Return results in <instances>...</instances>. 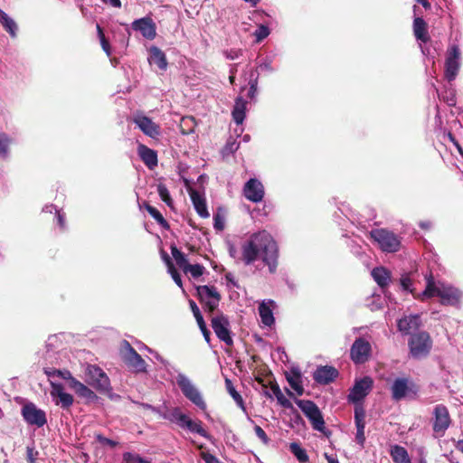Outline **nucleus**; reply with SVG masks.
<instances>
[{"instance_id":"nucleus-51","label":"nucleus","mask_w":463,"mask_h":463,"mask_svg":"<svg viewBox=\"0 0 463 463\" xmlns=\"http://www.w3.org/2000/svg\"><path fill=\"white\" fill-rule=\"evenodd\" d=\"M204 267L201 264H188L185 268L184 273H190L194 278H199L203 274Z\"/></svg>"},{"instance_id":"nucleus-39","label":"nucleus","mask_w":463,"mask_h":463,"mask_svg":"<svg viewBox=\"0 0 463 463\" xmlns=\"http://www.w3.org/2000/svg\"><path fill=\"white\" fill-rule=\"evenodd\" d=\"M441 288H438L435 285L432 274L430 273L429 278L427 279V285L422 292V297L424 298H432L434 296L439 297V292H440Z\"/></svg>"},{"instance_id":"nucleus-29","label":"nucleus","mask_w":463,"mask_h":463,"mask_svg":"<svg viewBox=\"0 0 463 463\" xmlns=\"http://www.w3.org/2000/svg\"><path fill=\"white\" fill-rule=\"evenodd\" d=\"M286 379L289 383L290 387L296 391L298 395H302L304 388L301 382V373L298 369H292L290 373H286Z\"/></svg>"},{"instance_id":"nucleus-31","label":"nucleus","mask_w":463,"mask_h":463,"mask_svg":"<svg viewBox=\"0 0 463 463\" xmlns=\"http://www.w3.org/2000/svg\"><path fill=\"white\" fill-rule=\"evenodd\" d=\"M70 386L75 391V392L83 398L93 400L96 398V394L93 391H91L89 387H87L85 384L80 383L75 378H71V382L70 383Z\"/></svg>"},{"instance_id":"nucleus-20","label":"nucleus","mask_w":463,"mask_h":463,"mask_svg":"<svg viewBox=\"0 0 463 463\" xmlns=\"http://www.w3.org/2000/svg\"><path fill=\"white\" fill-rule=\"evenodd\" d=\"M52 397H57L58 400L55 402L56 405L61 406L62 409H69L73 403V396L64 392V388L61 383H52Z\"/></svg>"},{"instance_id":"nucleus-1","label":"nucleus","mask_w":463,"mask_h":463,"mask_svg":"<svg viewBox=\"0 0 463 463\" xmlns=\"http://www.w3.org/2000/svg\"><path fill=\"white\" fill-rule=\"evenodd\" d=\"M275 273L279 264V247L271 234L265 230L252 233L241 245V260L245 265H250L259 258Z\"/></svg>"},{"instance_id":"nucleus-48","label":"nucleus","mask_w":463,"mask_h":463,"mask_svg":"<svg viewBox=\"0 0 463 463\" xmlns=\"http://www.w3.org/2000/svg\"><path fill=\"white\" fill-rule=\"evenodd\" d=\"M185 428H187L192 432H195L201 435L202 437H208L206 430L202 427L201 421L197 422L193 420H187Z\"/></svg>"},{"instance_id":"nucleus-35","label":"nucleus","mask_w":463,"mask_h":463,"mask_svg":"<svg viewBox=\"0 0 463 463\" xmlns=\"http://www.w3.org/2000/svg\"><path fill=\"white\" fill-rule=\"evenodd\" d=\"M144 207L146 212L160 224L164 229L169 230L170 225L168 222L164 218L162 213L154 206L148 203H144Z\"/></svg>"},{"instance_id":"nucleus-45","label":"nucleus","mask_w":463,"mask_h":463,"mask_svg":"<svg viewBox=\"0 0 463 463\" xmlns=\"http://www.w3.org/2000/svg\"><path fill=\"white\" fill-rule=\"evenodd\" d=\"M157 193L161 198V200L165 203V204L169 207H172L173 205V199L170 195V193L167 189V187L164 184H157Z\"/></svg>"},{"instance_id":"nucleus-43","label":"nucleus","mask_w":463,"mask_h":463,"mask_svg":"<svg viewBox=\"0 0 463 463\" xmlns=\"http://www.w3.org/2000/svg\"><path fill=\"white\" fill-rule=\"evenodd\" d=\"M199 301L203 306L204 311L207 312L209 316L212 317L213 316H214L213 313L217 309L221 299L207 298V300Z\"/></svg>"},{"instance_id":"nucleus-19","label":"nucleus","mask_w":463,"mask_h":463,"mask_svg":"<svg viewBox=\"0 0 463 463\" xmlns=\"http://www.w3.org/2000/svg\"><path fill=\"white\" fill-rule=\"evenodd\" d=\"M339 373L336 368L330 365L318 366L313 373V379L319 384H329L334 382Z\"/></svg>"},{"instance_id":"nucleus-41","label":"nucleus","mask_w":463,"mask_h":463,"mask_svg":"<svg viewBox=\"0 0 463 463\" xmlns=\"http://www.w3.org/2000/svg\"><path fill=\"white\" fill-rule=\"evenodd\" d=\"M196 123L193 117H184L180 122V129L182 134L189 135L194 131Z\"/></svg>"},{"instance_id":"nucleus-23","label":"nucleus","mask_w":463,"mask_h":463,"mask_svg":"<svg viewBox=\"0 0 463 463\" xmlns=\"http://www.w3.org/2000/svg\"><path fill=\"white\" fill-rule=\"evenodd\" d=\"M137 153L143 163L150 169L153 170L158 164L156 151L149 148L146 145L139 144Z\"/></svg>"},{"instance_id":"nucleus-7","label":"nucleus","mask_w":463,"mask_h":463,"mask_svg":"<svg viewBox=\"0 0 463 463\" xmlns=\"http://www.w3.org/2000/svg\"><path fill=\"white\" fill-rule=\"evenodd\" d=\"M121 357L130 371L136 373L146 372V363L127 341L124 342Z\"/></svg>"},{"instance_id":"nucleus-33","label":"nucleus","mask_w":463,"mask_h":463,"mask_svg":"<svg viewBox=\"0 0 463 463\" xmlns=\"http://www.w3.org/2000/svg\"><path fill=\"white\" fill-rule=\"evenodd\" d=\"M269 385L278 402L285 409H290L292 411H295L292 402L284 396L279 384L276 382H269Z\"/></svg>"},{"instance_id":"nucleus-42","label":"nucleus","mask_w":463,"mask_h":463,"mask_svg":"<svg viewBox=\"0 0 463 463\" xmlns=\"http://www.w3.org/2000/svg\"><path fill=\"white\" fill-rule=\"evenodd\" d=\"M365 411L362 406L354 408V422L356 430H364L365 428Z\"/></svg>"},{"instance_id":"nucleus-25","label":"nucleus","mask_w":463,"mask_h":463,"mask_svg":"<svg viewBox=\"0 0 463 463\" xmlns=\"http://www.w3.org/2000/svg\"><path fill=\"white\" fill-rule=\"evenodd\" d=\"M413 34L418 41L427 43L430 41L428 32V24L422 17H415L412 24Z\"/></svg>"},{"instance_id":"nucleus-34","label":"nucleus","mask_w":463,"mask_h":463,"mask_svg":"<svg viewBox=\"0 0 463 463\" xmlns=\"http://www.w3.org/2000/svg\"><path fill=\"white\" fill-rule=\"evenodd\" d=\"M0 23L11 37H16V32L18 29L16 23L2 9H0Z\"/></svg>"},{"instance_id":"nucleus-64","label":"nucleus","mask_w":463,"mask_h":463,"mask_svg":"<svg viewBox=\"0 0 463 463\" xmlns=\"http://www.w3.org/2000/svg\"><path fill=\"white\" fill-rule=\"evenodd\" d=\"M226 280L231 283L233 287L239 288L238 282L234 279V277L232 273H226L225 275Z\"/></svg>"},{"instance_id":"nucleus-28","label":"nucleus","mask_w":463,"mask_h":463,"mask_svg":"<svg viewBox=\"0 0 463 463\" xmlns=\"http://www.w3.org/2000/svg\"><path fill=\"white\" fill-rule=\"evenodd\" d=\"M196 296L199 300H207V298L222 299L221 294L214 286H197Z\"/></svg>"},{"instance_id":"nucleus-46","label":"nucleus","mask_w":463,"mask_h":463,"mask_svg":"<svg viewBox=\"0 0 463 463\" xmlns=\"http://www.w3.org/2000/svg\"><path fill=\"white\" fill-rule=\"evenodd\" d=\"M44 373L49 377L58 376L65 380H70V383L71 382V378H73L71 372L68 370L61 371L57 369L45 368Z\"/></svg>"},{"instance_id":"nucleus-26","label":"nucleus","mask_w":463,"mask_h":463,"mask_svg":"<svg viewBox=\"0 0 463 463\" xmlns=\"http://www.w3.org/2000/svg\"><path fill=\"white\" fill-rule=\"evenodd\" d=\"M148 61L156 64L161 71H165L168 64L165 52L156 46L150 47Z\"/></svg>"},{"instance_id":"nucleus-14","label":"nucleus","mask_w":463,"mask_h":463,"mask_svg":"<svg viewBox=\"0 0 463 463\" xmlns=\"http://www.w3.org/2000/svg\"><path fill=\"white\" fill-rule=\"evenodd\" d=\"M273 72V69L269 63L260 64L257 68H250L248 71L245 72L248 75L246 79L248 80V84L250 85V89L248 91V97L250 99H253L257 92L258 87V80L260 73H265L267 75H270Z\"/></svg>"},{"instance_id":"nucleus-3","label":"nucleus","mask_w":463,"mask_h":463,"mask_svg":"<svg viewBox=\"0 0 463 463\" xmlns=\"http://www.w3.org/2000/svg\"><path fill=\"white\" fill-rule=\"evenodd\" d=\"M408 345L411 355L415 359L427 356L432 348V340L426 331L411 334Z\"/></svg>"},{"instance_id":"nucleus-15","label":"nucleus","mask_w":463,"mask_h":463,"mask_svg":"<svg viewBox=\"0 0 463 463\" xmlns=\"http://www.w3.org/2000/svg\"><path fill=\"white\" fill-rule=\"evenodd\" d=\"M373 381L371 377L365 376L359 381H356L354 387L348 394V401L352 402H358L364 399L373 388Z\"/></svg>"},{"instance_id":"nucleus-30","label":"nucleus","mask_w":463,"mask_h":463,"mask_svg":"<svg viewBox=\"0 0 463 463\" xmlns=\"http://www.w3.org/2000/svg\"><path fill=\"white\" fill-rule=\"evenodd\" d=\"M246 104L247 102L241 97H238L235 99L232 114V118L237 125L242 124L245 118Z\"/></svg>"},{"instance_id":"nucleus-4","label":"nucleus","mask_w":463,"mask_h":463,"mask_svg":"<svg viewBox=\"0 0 463 463\" xmlns=\"http://www.w3.org/2000/svg\"><path fill=\"white\" fill-rule=\"evenodd\" d=\"M370 236L379 244L383 251L396 252L401 248L399 237L386 229H373L370 232Z\"/></svg>"},{"instance_id":"nucleus-62","label":"nucleus","mask_w":463,"mask_h":463,"mask_svg":"<svg viewBox=\"0 0 463 463\" xmlns=\"http://www.w3.org/2000/svg\"><path fill=\"white\" fill-rule=\"evenodd\" d=\"M200 330L202 331L203 333V335L205 339V341L207 343H210L211 341V332L208 330L207 326H206V324L203 325L202 326L199 327Z\"/></svg>"},{"instance_id":"nucleus-63","label":"nucleus","mask_w":463,"mask_h":463,"mask_svg":"<svg viewBox=\"0 0 463 463\" xmlns=\"http://www.w3.org/2000/svg\"><path fill=\"white\" fill-rule=\"evenodd\" d=\"M214 228L218 231H222L223 230L224 228V224L223 222H222L221 218L219 215H215L214 216V224H213Z\"/></svg>"},{"instance_id":"nucleus-52","label":"nucleus","mask_w":463,"mask_h":463,"mask_svg":"<svg viewBox=\"0 0 463 463\" xmlns=\"http://www.w3.org/2000/svg\"><path fill=\"white\" fill-rule=\"evenodd\" d=\"M123 459L128 463H150L147 459L131 452H125L123 454Z\"/></svg>"},{"instance_id":"nucleus-49","label":"nucleus","mask_w":463,"mask_h":463,"mask_svg":"<svg viewBox=\"0 0 463 463\" xmlns=\"http://www.w3.org/2000/svg\"><path fill=\"white\" fill-rule=\"evenodd\" d=\"M10 143L11 139L8 137V136L5 133H0V157L6 156Z\"/></svg>"},{"instance_id":"nucleus-47","label":"nucleus","mask_w":463,"mask_h":463,"mask_svg":"<svg viewBox=\"0 0 463 463\" xmlns=\"http://www.w3.org/2000/svg\"><path fill=\"white\" fill-rule=\"evenodd\" d=\"M96 28H97L98 36L99 38L100 44H101L103 51L106 52V54L108 56H110L111 55L110 44H109V40L106 38V36L103 33V29L101 28V26L99 24H97Z\"/></svg>"},{"instance_id":"nucleus-24","label":"nucleus","mask_w":463,"mask_h":463,"mask_svg":"<svg viewBox=\"0 0 463 463\" xmlns=\"http://www.w3.org/2000/svg\"><path fill=\"white\" fill-rule=\"evenodd\" d=\"M188 192L191 201L198 215L202 218H208L210 214L207 210L206 202L203 195L193 188H190Z\"/></svg>"},{"instance_id":"nucleus-38","label":"nucleus","mask_w":463,"mask_h":463,"mask_svg":"<svg viewBox=\"0 0 463 463\" xmlns=\"http://www.w3.org/2000/svg\"><path fill=\"white\" fill-rule=\"evenodd\" d=\"M290 452L297 458V459L300 463H306L308 461L309 458L305 449L301 448V446L297 442H292L289 444Z\"/></svg>"},{"instance_id":"nucleus-37","label":"nucleus","mask_w":463,"mask_h":463,"mask_svg":"<svg viewBox=\"0 0 463 463\" xmlns=\"http://www.w3.org/2000/svg\"><path fill=\"white\" fill-rule=\"evenodd\" d=\"M225 387L229 394L232 397L234 402L237 403V405L241 408L243 411H245V405L244 401L241 397V395L236 391L235 387L233 386L232 382L226 378L225 379Z\"/></svg>"},{"instance_id":"nucleus-16","label":"nucleus","mask_w":463,"mask_h":463,"mask_svg":"<svg viewBox=\"0 0 463 463\" xmlns=\"http://www.w3.org/2000/svg\"><path fill=\"white\" fill-rule=\"evenodd\" d=\"M265 194L264 186L256 178H250L243 186V195L252 203H259L263 200Z\"/></svg>"},{"instance_id":"nucleus-57","label":"nucleus","mask_w":463,"mask_h":463,"mask_svg":"<svg viewBox=\"0 0 463 463\" xmlns=\"http://www.w3.org/2000/svg\"><path fill=\"white\" fill-rule=\"evenodd\" d=\"M254 431H255L257 437L261 440V442L264 445L269 444V439L268 435L266 434V432L264 431V430L260 426L255 425Z\"/></svg>"},{"instance_id":"nucleus-11","label":"nucleus","mask_w":463,"mask_h":463,"mask_svg":"<svg viewBox=\"0 0 463 463\" xmlns=\"http://www.w3.org/2000/svg\"><path fill=\"white\" fill-rule=\"evenodd\" d=\"M371 352V344L364 338L359 337L351 346L350 358L355 364H362L369 360Z\"/></svg>"},{"instance_id":"nucleus-10","label":"nucleus","mask_w":463,"mask_h":463,"mask_svg":"<svg viewBox=\"0 0 463 463\" xmlns=\"http://www.w3.org/2000/svg\"><path fill=\"white\" fill-rule=\"evenodd\" d=\"M24 421L32 426L42 428L47 423L46 413L33 402L25 403L21 410Z\"/></svg>"},{"instance_id":"nucleus-18","label":"nucleus","mask_w":463,"mask_h":463,"mask_svg":"<svg viewBox=\"0 0 463 463\" xmlns=\"http://www.w3.org/2000/svg\"><path fill=\"white\" fill-rule=\"evenodd\" d=\"M132 29L140 32L142 36L153 40L156 35V26L152 18L143 17L132 23Z\"/></svg>"},{"instance_id":"nucleus-59","label":"nucleus","mask_w":463,"mask_h":463,"mask_svg":"<svg viewBox=\"0 0 463 463\" xmlns=\"http://www.w3.org/2000/svg\"><path fill=\"white\" fill-rule=\"evenodd\" d=\"M401 285L402 287V288L404 290H410V291H412L411 289V286L412 285V281L411 279V278L408 276V275H404L401 278Z\"/></svg>"},{"instance_id":"nucleus-58","label":"nucleus","mask_w":463,"mask_h":463,"mask_svg":"<svg viewBox=\"0 0 463 463\" xmlns=\"http://www.w3.org/2000/svg\"><path fill=\"white\" fill-rule=\"evenodd\" d=\"M200 455L205 463H221L220 460L209 451H201Z\"/></svg>"},{"instance_id":"nucleus-5","label":"nucleus","mask_w":463,"mask_h":463,"mask_svg":"<svg viewBox=\"0 0 463 463\" xmlns=\"http://www.w3.org/2000/svg\"><path fill=\"white\" fill-rule=\"evenodd\" d=\"M211 326L220 341H222L228 346L233 345V339L230 330V321L227 316L219 311L211 317Z\"/></svg>"},{"instance_id":"nucleus-60","label":"nucleus","mask_w":463,"mask_h":463,"mask_svg":"<svg viewBox=\"0 0 463 463\" xmlns=\"http://www.w3.org/2000/svg\"><path fill=\"white\" fill-rule=\"evenodd\" d=\"M355 439L357 443L364 448L365 442L364 430H356Z\"/></svg>"},{"instance_id":"nucleus-27","label":"nucleus","mask_w":463,"mask_h":463,"mask_svg":"<svg viewBox=\"0 0 463 463\" xmlns=\"http://www.w3.org/2000/svg\"><path fill=\"white\" fill-rule=\"evenodd\" d=\"M371 274L374 281L382 288L387 287L391 281V272L383 267L374 268Z\"/></svg>"},{"instance_id":"nucleus-40","label":"nucleus","mask_w":463,"mask_h":463,"mask_svg":"<svg viewBox=\"0 0 463 463\" xmlns=\"http://www.w3.org/2000/svg\"><path fill=\"white\" fill-rule=\"evenodd\" d=\"M171 253L177 264V266L185 271L186 266L189 264L185 255L178 250L175 245L171 246Z\"/></svg>"},{"instance_id":"nucleus-53","label":"nucleus","mask_w":463,"mask_h":463,"mask_svg":"<svg viewBox=\"0 0 463 463\" xmlns=\"http://www.w3.org/2000/svg\"><path fill=\"white\" fill-rule=\"evenodd\" d=\"M168 271L170 272L174 281L179 287H182L183 283H182L181 276H180L179 272L176 270V269L175 268L171 260H168Z\"/></svg>"},{"instance_id":"nucleus-21","label":"nucleus","mask_w":463,"mask_h":463,"mask_svg":"<svg viewBox=\"0 0 463 463\" xmlns=\"http://www.w3.org/2000/svg\"><path fill=\"white\" fill-rule=\"evenodd\" d=\"M421 326V319L419 315H411L398 320L397 326L400 332L404 335L413 334Z\"/></svg>"},{"instance_id":"nucleus-54","label":"nucleus","mask_w":463,"mask_h":463,"mask_svg":"<svg viewBox=\"0 0 463 463\" xmlns=\"http://www.w3.org/2000/svg\"><path fill=\"white\" fill-rule=\"evenodd\" d=\"M39 452L35 449L34 446L26 447V460L28 463H37Z\"/></svg>"},{"instance_id":"nucleus-17","label":"nucleus","mask_w":463,"mask_h":463,"mask_svg":"<svg viewBox=\"0 0 463 463\" xmlns=\"http://www.w3.org/2000/svg\"><path fill=\"white\" fill-rule=\"evenodd\" d=\"M133 122L147 137L157 138L160 136V127L145 115L137 114L133 118Z\"/></svg>"},{"instance_id":"nucleus-32","label":"nucleus","mask_w":463,"mask_h":463,"mask_svg":"<svg viewBox=\"0 0 463 463\" xmlns=\"http://www.w3.org/2000/svg\"><path fill=\"white\" fill-rule=\"evenodd\" d=\"M390 454L395 463H411L407 450L400 445L392 446Z\"/></svg>"},{"instance_id":"nucleus-8","label":"nucleus","mask_w":463,"mask_h":463,"mask_svg":"<svg viewBox=\"0 0 463 463\" xmlns=\"http://www.w3.org/2000/svg\"><path fill=\"white\" fill-rule=\"evenodd\" d=\"M87 383L100 392H109L110 381L104 371L97 365L90 364L86 369Z\"/></svg>"},{"instance_id":"nucleus-36","label":"nucleus","mask_w":463,"mask_h":463,"mask_svg":"<svg viewBox=\"0 0 463 463\" xmlns=\"http://www.w3.org/2000/svg\"><path fill=\"white\" fill-rule=\"evenodd\" d=\"M259 314L261 318V322L268 326H270L274 324L275 319L273 317L272 310L269 306H267L264 302L260 304L259 306Z\"/></svg>"},{"instance_id":"nucleus-22","label":"nucleus","mask_w":463,"mask_h":463,"mask_svg":"<svg viewBox=\"0 0 463 463\" xmlns=\"http://www.w3.org/2000/svg\"><path fill=\"white\" fill-rule=\"evenodd\" d=\"M440 298V303L445 306H457L461 298V294L458 289L451 287H443L439 292Z\"/></svg>"},{"instance_id":"nucleus-9","label":"nucleus","mask_w":463,"mask_h":463,"mask_svg":"<svg viewBox=\"0 0 463 463\" xmlns=\"http://www.w3.org/2000/svg\"><path fill=\"white\" fill-rule=\"evenodd\" d=\"M177 384L181 389L183 394L190 400L194 404L203 411H205L207 406L203 401L200 392L191 383V381L184 375H179L177 378Z\"/></svg>"},{"instance_id":"nucleus-44","label":"nucleus","mask_w":463,"mask_h":463,"mask_svg":"<svg viewBox=\"0 0 463 463\" xmlns=\"http://www.w3.org/2000/svg\"><path fill=\"white\" fill-rule=\"evenodd\" d=\"M170 420L172 421H176L181 427L185 428L187 420H190L191 419L187 415L182 413L178 408H175L171 412Z\"/></svg>"},{"instance_id":"nucleus-2","label":"nucleus","mask_w":463,"mask_h":463,"mask_svg":"<svg viewBox=\"0 0 463 463\" xmlns=\"http://www.w3.org/2000/svg\"><path fill=\"white\" fill-rule=\"evenodd\" d=\"M297 405L310 421L315 430L322 432L326 438H330L332 431L326 428V422L318 406L310 400H296Z\"/></svg>"},{"instance_id":"nucleus-6","label":"nucleus","mask_w":463,"mask_h":463,"mask_svg":"<svg viewBox=\"0 0 463 463\" xmlns=\"http://www.w3.org/2000/svg\"><path fill=\"white\" fill-rule=\"evenodd\" d=\"M461 52L458 45L449 46L446 52L444 76L449 82L453 81L460 69Z\"/></svg>"},{"instance_id":"nucleus-13","label":"nucleus","mask_w":463,"mask_h":463,"mask_svg":"<svg viewBox=\"0 0 463 463\" xmlns=\"http://www.w3.org/2000/svg\"><path fill=\"white\" fill-rule=\"evenodd\" d=\"M434 421L432 425L433 431L442 435L449 429L451 419L448 408L443 404H438L433 411Z\"/></svg>"},{"instance_id":"nucleus-56","label":"nucleus","mask_w":463,"mask_h":463,"mask_svg":"<svg viewBox=\"0 0 463 463\" xmlns=\"http://www.w3.org/2000/svg\"><path fill=\"white\" fill-rule=\"evenodd\" d=\"M254 34L257 38V42H260L269 34V30L267 26L261 24L258 27Z\"/></svg>"},{"instance_id":"nucleus-61","label":"nucleus","mask_w":463,"mask_h":463,"mask_svg":"<svg viewBox=\"0 0 463 463\" xmlns=\"http://www.w3.org/2000/svg\"><path fill=\"white\" fill-rule=\"evenodd\" d=\"M447 137H448L449 140L450 142H452V143H453V145L457 147L458 151L461 155H463V149H462L461 146L459 145V143L458 142V140L456 139L455 136H454L451 132H449V133L447 134Z\"/></svg>"},{"instance_id":"nucleus-50","label":"nucleus","mask_w":463,"mask_h":463,"mask_svg":"<svg viewBox=\"0 0 463 463\" xmlns=\"http://www.w3.org/2000/svg\"><path fill=\"white\" fill-rule=\"evenodd\" d=\"M189 306H190L193 315L198 324V326L200 327L203 325H204L205 321H204L203 315L201 314V311H200L198 306L196 305V303L194 300L190 299Z\"/></svg>"},{"instance_id":"nucleus-12","label":"nucleus","mask_w":463,"mask_h":463,"mask_svg":"<svg viewBox=\"0 0 463 463\" xmlns=\"http://www.w3.org/2000/svg\"><path fill=\"white\" fill-rule=\"evenodd\" d=\"M391 390L392 399L401 401L411 392L416 394L418 388L409 378H396Z\"/></svg>"},{"instance_id":"nucleus-55","label":"nucleus","mask_w":463,"mask_h":463,"mask_svg":"<svg viewBox=\"0 0 463 463\" xmlns=\"http://www.w3.org/2000/svg\"><path fill=\"white\" fill-rule=\"evenodd\" d=\"M95 439L101 445H108L110 448H115L118 445L117 441H114L110 439L104 437L101 433H96Z\"/></svg>"}]
</instances>
